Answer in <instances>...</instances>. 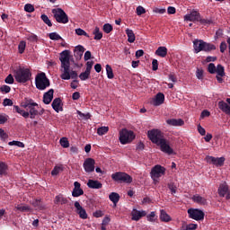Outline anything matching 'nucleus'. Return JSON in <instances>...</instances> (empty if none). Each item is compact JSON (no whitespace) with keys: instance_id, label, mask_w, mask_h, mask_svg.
I'll use <instances>...</instances> for the list:
<instances>
[{"instance_id":"17","label":"nucleus","mask_w":230,"mask_h":230,"mask_svg":"<svg viewBox=\"0 0 230 230\" xmlns=\"http://www.w3.org/2000/svg\"><path fill=\"white\" fill-rule=\"evenodd\" d=\"M74 207H75L76 214L79 215V217L85 220L87 218L86 210L83 208L78 201L74 203Z\"/></svg>"},{"instance_id":"40","label":"nucleus","mask_w":230,"mask_h":230,"mask_svg":"<svg viewBox=\"0 0 230 230\" xmlns=\"http://www.w3.org/2000/svg\"><path fill=\"white\" fill-rule=\"evenodd\" d=\"M64 171V167L62 165L60 166H55L53 171H51V175L58 176L60 172Z\"/></svg>"},{"instance_id":"63","label":"nucleus","mask_w":230,"mask_h":230,"mask_svg":"<svg viewBox=\"0 0 230 230\" xmlns=\"http://www.w3.org/2000/svg\"><path fill=\"white\" fill-rule=\"evenodd\" d=\"M219 49L221 53H225V51L227 49V43L222 41L221 45L219 46Z\"/></svg>"},{"instance_id":"20","label":"nucleus","mask_w":230,"mask_h":230,"mask_svg":"<svg viewBox=\"0 0 230 230\" xmlns=\"http://www.w3.org/2000/svg\"><path fill=\"white\" fill-rule=\"evenodd\" d=\"M80 183L78 181L74 182V189L72 192V196L78 198L80 196L84 195V190L82 188H80Z\"/></svg>"},{"instance_id":"48","label":"nucleus","mask_w":230,"mask_h":230,"mask_svg":"<svg viewBox=\"0 0 230 230\" xmlns=\"http://www.w3.org/2000/svg\"><path fill=\"white\" fill-rule=\"evenodd\" d=\"M107 132H109L108 127H102V128H97V134H99V136H103Z\"/></svg>"},{"instance_id":"46","label":"nucleus","mask_w":230,"mask_h":230,"mask_svg":"<svg viewBox=\"0 0 230 230\" xmlns=\"http://www.w3.org/2000/svg\"><path fill=\"white\" fill-rule=\"evenodd\" d=\"M8 146H18L20 148H24V144L22 142L20 141H12V142H8Z\"/></svg>"},{"instance_id":"27","label":"nucleus","mask_w":230,"mask_h":230,"mask_svg":"<svg viewBox=\"0 0 230 230\" xmlns=\"http://www.w3.org/2000/svg\"><path fill=\"white\" fill-rule=\"evenodd\" d=\"M192 201L201 206L208 205V199H206V198H202L200 195H198V194L193 195Z\"/></svg>"},{"instance_id":"10","label":"nucleus","mask_w":230,"mask_h":230,"mask_svg":"<svg viewBox=\"0 0 230 230\" xmlns=\"http://www.w3.org/2000/svg\"><path fill=\"white\" fill-rule=\"evenodd\" d=\"M187 214H189L190 218L195 221H203L205 218V213L201 209L190 208V209H187Z\"/></svg>"},{"instance_id":"52","label":"nucleus","mask_w":230,"mask_h":230,"mask_svg":"<svg viewBox=\"0 0 230 230\" xmlns=\"http://www.w3.org/2000/svg\"><path fill=\"white\" fill-rule=\"evenodd\" d=\"M75 33H76V35H79V36H84L87 39L90 38L89 34H87L85 31H84L83 29H80V28L75 30Z\"/></svg>"},{"instance_id":"64","label":"nucleus","mask_w":230,"mask_h":230,"mask_svg":"<svg viewBox=\"0 0 230 230\" xmlns=\"http://www.w3.org/2000/svg\"><path fill=\"white\" fill-rule=\"evenodd\" d=\"M168 78L170 81H172L173 84H175L176 82H178V78L176 77V75L174 74H170L168 75Z\"/></svg>"},{"instance_id":"36","label":"nucleus","mask_w":230,"mask_h":230,"mask_svg":"<svg viewBox=\"0 0 230 230\" xmlns=\"http://www.w3.org/2000/svg\"><path fill=\"white\" fill-rule=\"evenodd\" d=\"M31 205L37 209H44L43 202L40 199H34L33 202H31Z\"/></svg>"},{"instance_id":"53","label":"nucleus","mask_w":230,"mask_h":230,"mask_svg":"<svg viewBox=\"0 0 230 230\" xmlns=\"http://www.w3.org/2000/svg\"><path fill=\"white\" fill-rule=\"evenodd\" d=\"M24 11L31 13L35 12V7H33V5L31 4H24Z\"/></svg>"},{"instance_id":"29","label":"nucleus","mask_w":230,"mask_h":230,"mask_svg":"<svg viewBox=\"0 0 230 230\" xmlns=\"http://www.w3.org/2000/svg\"><path fill=\"white\" fill-rule=\"evenodd\" d=\"M155 55L159 58H166V55H168V49L164 46H161L155 50Z\"/></svg>"},{"instance_id":"43","label":"nucleus","mask_w":230,"mask_h":230,"mask_svg":"<svg viewBox=\"0 0 230 230\" xmlns=\"http://www.w3.org/2000/svg\"><path fill=\"white\" fill-rule=\"evenodd\" d=\"M49 36L50 40H64L58 32H51Z\"/></svg>"},{"instance_id":"16","label":"nucleus","mask_w":230,"mask_h":230,"mask_svg":"<svg viewBox=\"0 0 230 230\" xmlns=\"http://www.w3.org/2000/svg\"><path fill=\"white\" fill-rule=\"evenodd\" d=\"M226 101V103L224 101H219L218 102V108L223 112H225L226 114L230 116V99L228 98Z\"/></svg>"},{"instance_id":"61","label":"nucleus","mask_w":230,"mask_h":230,"mask_svg":"<svg viewBox=\"0 0 230 230\" xmlns=\"http://www.w3.org/2000/svg\"><path fill=\"white\" fill-rule=\"evenodd\" d=\"M2 105H4V107L13 106V102L11 99H4V102H2Z\"/></svg>"},{"instance_id":"31","label":"nucleus","mask_w":230,"mask_h":230,"mask_svg":"<svg viewBox=\"0 0 230 230\" xmlns=\"http://www.w3.org/2000/svg\"><path fill=\"white\" fill-rule=\"evenodd\" d=\"M160 220L165 223L172 221V217L165 212L164 209L160 210Z\"/></svg>"},{"instance_id":"44","label":"nucleus","mask_w":230,"mask_h":230,"mask_svg":"<svg viewBox=\"0 0 230 230\" xmlns=\"http://www.w3.org/2000/svg\"><path fill=\"white\" fill-rule=\"evenodd\" d=\"M217 69V67H216V66H215L214 63H209V64H208V67H207V71H208L210 75H215Z\"/></svg>"},{"instance_id":"14","label":"nucleus","mask_w":230,"mask_h":230,"mask_svg":"<svg viewBox=\"0 0 230 230\" xmlns=\"http://www.w3.org/2000/svg\"><path fill=\"white\" fill-rule=\"evenodd\" d=\"M201 19V14L199 12L193 10L191 13H187L183 16V20L187 22H198Z\"/></svg>"},{"instance_id":"2","label":"nucleus","mask_w":230,"mask_h":230,"mask_svg":"<svg viewBox=\"0 0 230 230\" xmlns=\"http://www.w3.org/2000/svg\"><path fill=\"white\" fill-rule=\"evenodd\" d=\"M39 106L38 103L34 102L32 99H26L24 102H21V107L25 109L28 111V118L34 119L37 115H42L44 110H41V112H39L35 107Z\"/></svg>"},{"instance_id":"4","label":"nucleus","mask_w":230,"mask_h":230,"mask_svg":"<svg viewBox=\"0 0 230 230\" xmlns=\"http://www.w3.org/2000/svg\"><path fill=\"white\" fill-rule=\"evenodd\" d=\"M111 178L114 182L119 183L131 184L133 182V178L124 172H114L111 175Z\"/></svg>"},{"instance_id":"1","label":"nucleus","mask_w":230,"mask_h":230,"mask_svg":"<svg viewBox=\"0 0 230 230\" xmlns=\"http://www.w3.org/2000/svg\"><path fill=\"white\" fill-rule=\"evenodd\" d=\"M147 137H149L153 144L159 146L160 151H162L164 154H167L169 155L174 154V150L169 146V141L164 138L161 130L151 129L147 131Z\"/></svg>"},{"instance_id":"19","label":"nucleus","mask_w":230,"mask_h":230,"mask_svg":"<svg viewBox=\"0 0 230 230\" xmlns=\"http://www.w3.org/2000/svg\"><path fill=\"white\" fill-rule=\"evenodd\" d=\"M131 216H132L133 221H139L143 217H146V212L144 210L139 211V210L134 208L132 210Z\"/></svg>"},{"instance_id":"57","label":"nucleus","mask_w":230,"mask_h":230,"mask_svg":"<svg viewBox=\"0 0 230 230\" xmlns=\"http://www.w3.org/2000/svg\"><path fill=\"white\" fill-rule=\"evenodd\" d=\"M136 12L137 15L141 16L142 14L146 13V9L139 5L138 7H137Z\"/></svg>"},{"instance_id":"51","label":"nucleus","mask_w":230,"mask_h":230,"mask_svg":"<svg viewBox=\"0 0 230 230\" xmlns=\"http://www.w3.org/2000/svg\"><path fill=\"white\" fill-rule=\"evenodd\" d=\"M146 220L152 223L155 222L156 220L155 212H150V214L146 216Z\"/></svg>"},{"instance_id":"35","label":"nucleus","mask_w":230,"mask_h":230,"mask_svg":"<svg viewBox=\"0 0 230 230\" xmlns=\"http://www.w3.org/2000/svg\"><path fill=\"white\" fill-rule=\"evenodd\" d=\"M212 50H216V46L211 43H205L202 48L203 52H211Z\"/></svg>"},{"instance_id":"3","label":"nucleus","mask_w":230,"mask_h":230,"mask_svg":"<svg viewBox=\"0 0 230 230\" xmlns=\"http://www.w3.org/2000/svg\"><path fill=\"white\" fill-rule=\"evenodd\" d=\"M32 73H31L29 68L18 67L14 70V79L18 84H26L31 80Z\"/></svg>"},{"instance_id":"11","label":"nucleus","mask_w":230,"mask_h":230,"mask_svg":"<svg viewBox=\"0 0 230 230\" xmlns=\"http://www.w3.org/2000/svg\"><path fill=\"white\" fill-rule=\"evenodd\" d=\"M83 167L86 173H92L95 171V160L93 158L84 159Z\"/></svg>"},{"instance_id":"12","label":"nucleus","mask_w":230,"mask_h":230,"mask_svg":"<svg viewBox=\"0 0 230 230\" xmlns=\"http://www.w3.org/2000/svg\"><path fill=\"white\" fill-rule=\"evenodd\" d=\"M59 60L61 62V67H70V51L65 50L61 52Z\"/></svg>"},{"instance_id":"34","label":"nucleus","mask_w":230,"mask_h":230,"mask_svg":"<svg viewBox=\"0 0 230 230\" xmlns=\"http://www.w3.org/2000/svg\"><path fill=\"white\" fill-rule=\"evenodd\" d=\"M93 34L94 35V38H93L94 40H102V32L100 31V28L99 27L94 28V30L93 31Z\"/></svg>"},{"instance_id":"42","label":"nucleus","mask_w":230,"mask_h":230,"mask_svg":"<svg viewBox=\"0 0 230 230\" xmlns=\"http://www.w3.org/2000/svg\"><path fill=\"white\" fill-rule=\"evenodd\" d=\"M40 19L45 24H47L48 27H52V22H50L49 16H47L46 14H41Z\"/></svg>"},{"instance_id":"25","label":"nucleus","mask_w":230,"mask_h":230,"mask_svg":"<svg viewBox=\"0 0 230 230\" xmlns=\"http://www.w3.org/2000/svg\"><path fill=\"white\" fill-rule=\"evenodd\" d=\"M166 124L172 127H181L184 125V120L181 119H170L166 120Z\"/></svg>"},{"instance_id":"30","label":"nucleus","mask_w":230,"mask_h":230,"mask_svg":"<svg viewBox=\"0 0 230 230\" xmlns=\"http://www.w3.org/2000/svg\"><path fill=\"white\" fill-rule=\"evenodd\" d=\"M126 35L128 37V42L135 43L136 36L131 29H126Z\"/></svg>"},{"instance_id":"54","label":"nucleus","mask_w":230,"mask_h":230,"mask_svg":"<svg viewBox=\"0 0 230 230\" xmlns=\"http://www.w3.org/2000/svg\"><path fill=\"white\" fill-rule=\"evenodd\" d=\"M7 119H9L8 115L4 113L0 114V125H4V123H6Z\"/></svg>"},{"instance_id":"39","label":"nucleus","mask_w":230,"mask_h":230,"mask_svg":"<svg viewBox=\"0 0 230 230\" xmlns=\"http://www.w3.org/2000/svg\"><path fill=\"white\" fill-rule=\"evenodd\" d=\"M58 203H60L61 205L67 204L68 203V199L64 198L63 195H58L56 197V204H58Z\"/></svg>"},{"instance_id":"13","label":"nucleus","mask_w":230,"mask_h":230,"mask_svg":"<svg viewBox=\"0 0 230 230\" xmlns=\"http://www.w3.org/2000/svg\"><path fill=\"white\" fill-rule=\"evenodd\" d=\"M207 163L213 164L217 167H223L225 164V157H215V156H206Z\"/></svg>"},{"instance_id":"58","label":"nucleus","mask_w":230,"mask_h":230,"mask_svg":"<svg viewBox=\"0 0 230 230\" xmlns=\"http://www.w3.org/2000/svg\"><path fill=\"white\" fill-rule=\"evenodd\" d=\"M77 115H79L80 118H84V119H89L91 118L90 113H84L80 111H77Z\"/></svg>"},{"instance_id":"62","label":"nucleus","mask_w":230,"mask_h":230,"mask_svg":"<svg viewBox=\"0 0 230 230\" xmlns=\"http://www.w3.org/2000/svg\"><path fill=\"white\" fill-rule=\"evenodd\" d=\"M0 91L4 93H8L11 91V88L9 85H2L0 88Z\"/></svg>"},{"instance_id":"21","label":"nucleus","mask_w":230,"mask_h":230,"mask_svg":"<svg viewBox=\"0 0 230 230\" xmlns=\"http://www.w3.org/2000/svg\"><path fill=\"white\" fill-rule=\"evenodd\" d=\"M205 44L206 42L202 40H195L193 41V50H195V53H200Z\"/></svg>"},{"instance_id":"41","label":"nucleus","mask_w":230,"mask_h":230,"mask_svg":"<svg viewBox=\"0 0 230 230\" xmlns=\"http://www.w3.org/2000/svg\"><path fill=\"white\" fill-rule=\"evenodd\" d=\"M106 75L109 79H113L114 77L112 67L110 65H106Z\"/></svg>"},{"instance_id":"50","label":"nucleus","mask_w":230,"mask_h":230,"mask_svg":"<svg viewBox=\"0 0 230 230\" xmlns=\"http://www.w3.org/2000/svg\"><path fill=\"white\" fill-rule=\"evenodd\" d=\"M60 146H63V148H68L69 147V141L66 137H62L60 139Z\"/></svg>"},{"instance_id":"33","label":"nucleus","mask_w":230,"mask_h":230,"mask_svg":"<svg viewBox=\"0 0 230 230\" xmlns=\"http://www.w3.org/2000/svg\"><path fill=\"white\" fill-rule=\"evenodd\" d=\"M109 199L113 204H118L119 200V195L118 192H111Z\"/></svg>"},{"instance_id":"38","label":"nucleus","mask_w":230,"mask_h":230,"mask_svg":"<svg viewBox=\"0 0 230 230\" xmlns=\"http://www.w3.org/2000/svg\"><path fill=\"white\" fill-rule=\"evenodd\" d=\"M216 74L218 76L224 77L225 73V67L222 65H217Z\"/></svg>"},{"instance_id":"24","label":"nucleus","mask_w":230,"mask_h":230,"mask_svg":"<svg viewBox=\"0 0 230 230\" xmlns=\"http://www.w3.org/2000/svg\"><path fill=\"white\" fill-rule=\"evenodd\" d=\"M53 94H54V90L53 89H49V91H48L47 93H45L43 94V102H44V104L49 105L52 102Z\"/></svg>"},{"instance_id":"6","label":"nucleus","mask_w":230,"mask_h":230,"mask_svg":"<svg viewBox=\"0 0 230 230\" xmlns=\"http://www.w3.org/2000/svg\"><path fill=\"white\" fill-rule=\"evenodd\" d=\"M51 13H53V17L56 19L58 23L66 24L69 22L68 15L62 8L52 9Z\"/></svg>"},{"instance_id":"47","label":"nucleus","mask_w":230,"mask_h":230,"mask_svg":"<svg viewBox=\"0 0 230 230\" xmlns=\"http://www.w3.org/2000/svg\"><path fill=\"white\" fill-rule=\"evenodd\" d=\"M112 30H113V27H112L111 24L104 23V25H103V31H104V33L109 34V33H111L112 31Z\"/></svg>"},{"instance_id":"32","label":"nucleus","mask_w":230,"mask_h":230,"mask_svg":"<svg viewBox=\"0 0 230 230\" xmlns=\"http://www.w3.org/2000/svg\"><path fill=\"white\" fill-rule=\"evenodd\" d=\"M9 171V166L5 162H0V175L6 176L7 172Z\"/></svg>"},{"instance_id":"23","label":"nucleus","mask_w":230,"mask_h":230,"mask_svg":"<svg viewBox=\"0 0 230 230\" xmlns=\"http://www.w3.org/2000/svg\"><path fill=\"white\" fill-rule=\"evenodd\" d=\"M51 108L57 112L63 111L62 100L60 98L54 99L53 102H51Z\"/></svg>"},{"instance_id":"15","label":"nucleus","mask_w":230,"mask_h":230,"mask_svg":"<svg viewBox=\"0 0 230 230\" xmlns=\"http://www.w3.org/2000/svg\"><path fill=\"white\" fill-rule=\"evenodd\" d=\"M218 194H219V197H223V198L226 197V200L230 199V192H229L228 185L226 183H222L221 185H219Z\"/></svg>"},{"instance_id":"8","label":"nucleus","mask_w":230,"mask_h":230,"mask_svg":"<svg viewBox=\"0 0 230 230\" xmlns=\"http://www.w3.org/2000/svg\"><path fill=\"white\" fill-rule=\"evenodd\" d=\"M135 137V133L132 130L124 128L119 132V142L122 145L131 143Z\"/></svg>"},{"instance_id":"18","label":"nucleus","mask_w":230,"mask_h":230,"mask_svg":"<svg viewBox=\"0 0 230 230\" xmlns=\"http://www.w3.org/2000/svg\"><path fill=\"white\" fill-rule=\"evenodd\" d=\"M165 96L164 93H156L155 98L153 99L152 104L155 107L161 106L164 103Z\"/></svg>"},{"instance_id":"28","label":"nucleus","mask_w":230,"mask_h":230,"mask_svg":"<svg viewBox=\"0 0 230 230\" xmlns=\"http://www.w3.org/2000/svg\"><path fill=\"white\" fill-rule=\"evenodd\" d=\"M12 111L14 113L20 114L24 119L29 118V111H23L22 109L20 108V106L14 105L13 108L12 109Z\"/></svg>"},{"instance_id":"22","label":"nucleus","mask_w":230,"mask_h":230,"mask_svg":"<svg viewBox=\"0 0 230 230\" xmlns=\"http://www.w3.org/2000/svg\"><path fill=\"white\" fill-rule=\"evenodd\" d=\"M84 52H85V49L83 46H76L75 49L74 50V58H75L77 61L81 60Z\"/></svg>"},{"instance_id":"55","label":"nucleus","mask_w":230,"mask_h":230,"mask_svg":"<svg viewBox=\"0 0 230 230\" xmlns=\"http://www.w3.org/2000/svg\"><path fill=\"white\" fill-rule=\"evenodd\" d=\"M16 209L18 211H22V212H23V211H30L31 210L29 206H22V205H17Z\"/></svg>"},{"instance_id":"59","label":"nucleus","mask_w":230,"mask_h":230,"mask_svg":"<svg viewBox=\"0 0 230 230\" xmlns=\"http://www.w3.org/2000/svg\"><path fill=\"white\" fill-rule=\"evenodd\" d=\"M196 76H197V79H199V80L204 79V71L200 69H197Z\"/></svg>"},{"instance_id":"5","label":"nucleus","mask_w":230,"mask_h":230,"mask_svg":"<svg viewBox=\"0 0 230 230\" xmlns=\"http://www.w3.org/2000/svg\"><path fill=\"white\" fill-rule=\"evenodd\" d=\"M50 86L49 79L47 78L46 74L41 72L36 76V88L40 91H44Z\"/></svg>"},{"instance_id":"26","label":"nucleus","mask_w":230,"mask_h":230,"mask_svg":"<svg viewBox=\"0 0 230 230\" xmlns=\"http://www.w3.org/2000/svg\"><path fill=\"white\" fill-rule=\"evenodd\" d=\"M87 187L92 190H100L102 188V183L99 181L89 180L87 181Z\"/></svg>"},{"instance_id":"60","label":"nucleus","mask_w":230,"mask_h":230,"mask_svg":"<svg viewBox=\"0 0 230 230\" xmlns=\"http://www.w3.org/2000/svg\"><path fill=\"white\" fill-rule=\"evenodd\" d=\"M167 188H169L170 191L172 192V195H174L176 193V186L174 183H169L167 185Z\"/></svg>"},{"instance_id":"56","label":"nucleus","mask_w":230,"mask_h":230,"mask_svg":"<svg viewBox=\"0 0 230 230\" xmlns=\"http://www.w3.org/2000/svg\"><path fill=\"white\" fill-rule=\"evenodd\" d=\"M15 82V79H13V75H8L6 79H4V83L8 84H13Z\"/></svg>"},{"instance_id":"49","label":"nucleus","mask_w":230,"mask_h":230,"mask_svg":"<svg viewBox=\"0 0 230 230\" xmlns=\"http://www.w3.org/2000/svg\"><path fill=\"white\" fill-rule=\"evenodd\" d=\"M197 22H199V23L207 26V25H211L213 23L211 19H201L199 18V20H198Z\"/></svg>"},{"instance_id":"45","label":"nucleus","mask_w":230,"mask_h":230,"mask_svg":"<svg viewBox=\"0 0 230 230\" xmlns=\"http://www.w3.org/2000/svg\"><path fill=\"white\" fill-rule=\"evenodd\" d=\"M25 49H26V42L21 41L20 44H18V53L23 54Z\"/></svg>"},{"instance_id":"37","label":"nucleus","mask_w":230,"mask_h":230,"mask_svg":"<svg viewBox=\"0 0 230 230\" xmlns=\"http://www.w3.org/2000/svg\"><path fill=\"white\" fill-rule=\"evenodd\" d=\"M92 71H89V70H84V72H82L80 75H79V79L81 81H86L87 79H90V74H91Z\"/></svg>"},{"instance_id":"7","label":"nucleus","mask_w":230,"mask_h":230,"mask_svg":"<svg viewBox=\"0 0 230 230\" xmlns=\"http://www.w3.org/2000/svg\"><path fill=\"white\" fill-rule=\"evenodd\" d=\"M165 174V168L161 165H155L152 168V171H150V178H152L154 184H156L159 182V178L164 176Z\"/></svg>"},{"instance_id":"9","label":"nucleus","mask_w":230,"mask_h":230,"mask_svg":"<svg viewBox=\"0 0 230 230\" xmlns=\"http://www.w3.org/2000/svg\"><path fill=\"white\" fill-rule=\"evenodd\" d=\"M60 78L65 81L78 79V73L75 70H70V66H64L61 67Z\"/></svg>"}]
</instances>
